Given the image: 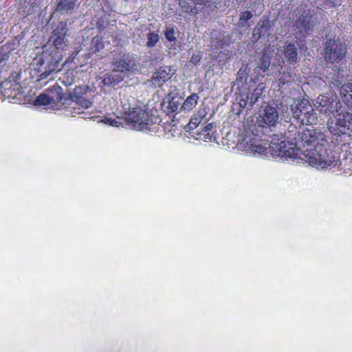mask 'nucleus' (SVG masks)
I'll list each match as a JSON object with an SVG mask.
<instances>
[{"instance_id": "nucleus-1", "label": "nucleus", "mask_w": 352, "mask_h": 352, "mask_svg": "<svg viewBox=\"0 0 352 352\" xmlns=\"http://www.w3.org/2000/svg\"><path fill=\"white\" fill-rule=\"evenodd\" d=\"M309 126L298 134V155L302 153L308 158L309 164L318 169L335 166L336 160L333 151L328 152L323 146V142H327L325 135L320 129Z\"/></svg>"}, {"instance_id": "nucleus-2", "label": "nucleus", "mask_w": 352, "mask_h": 352, "mask_svg": "<svg viewBox=\"0 0 352 352\" xmlns=\"http://www.w3.org/2000/svg\"><path fill=\"white\" fill-rule=\"evenodd\" d=\"M300 131L295 124H289L284 133H272L268 139L263 140L264 144L255 145L254 153H269L273 157L283 160L295 159L298 156V134Z\"/></svg>"}, {"instance_id": "nucleus-3", "label": "nucleus", "mask_w": 352, "mask_h": 352, "mask_svg": "<svg viewBox=\"0 0 352 352\" xmlns=\"http://www.w3.org/2000/svg\"><path fill=\"white\" fill-rule=\"evenodd\" d=\"M278 118L277 106L267 104L261 107L257 113L256 122L246 129V133L250 134L253 152L256 144L265 145L263 140L270 138L272 133L276 131L277 124H279Z\"/></svg>"}, {"instance_id": "nucleus-4", "label": "nucleus", "mask_w": 352, "mask_h": 352, "mask_svg": "<svg viewBox=\"0 0 352 352\" xmlns=\"http://www.w3.org/2000/svg\"><path fill=\"white\" fill-rule=\"evenodd\" d=\"M65 55L60 51L51 49L43 50L37 58L35 70L38 72L36 82L42 85L41 81L49 78L52 74L61 72L60 63Z\"/></svg>"}, {"instance_id": "nucleus-5", "label": "nucleus", "mask_w": 352, "mask_h": 352, "mask_svg": "<svg viewBox=\"0 0 352 352\" xmlns=\"http://www.w3.org/2000/svg\"><path fill=\"white\" fill-rule=\"evenodd\" d=\"M333 118L331 124L328 122L332 138L336 142L345 143L350 140L352 133V113L342 107L337 113H334Z\"/></svg>"}, {"instance_id": "nucleus-6", "label": "nucleus", "mask_w": 352, "mask_h": 352, "mask_svg": "<svg viewBox=\"0 0 352 352\" xmlns=\"http://www.w3.org/2000/svg\"><path fill=\"white\" fill-rule=\"evenodd\" d=\"M293 118L302 125H313L318 120V115L309 100L298 98L294 100L290 105Z\"/></svg>"}, {"instance_id": "nucleus-7", "label": "nucleus", "mask_w": 352, "mask_h": 352, "mask_svg": "<svg viewBox=\"0 0 352 352\" xmlns=\"http://www.w3.org/2000/svg\"><path fill=\"white\" fill-rule=\"evenodd\" d=\"M179 4L184 12L199 18L212 14L219 3L217 0H179Z\"/></svg>"}, {"instance_id": "nucleus-8", "label": "nucleus", "mask_w": 352, "mask_h": 352, "mask_svg": "<svg viewBox=\"0 0 352 352\" xmlns=\"http://www.w3.org/2000/svg\"><path fill=\"white\" fill-rule=\"evenodd\" d=\"M323 52L327 63H340L346 57L347 46L340 39L328 38L323 43Z\"/></svg>"}, {"instance_id": "nucleus-9", "label": "nucleus", "mask_w": 352, "mask_h": 352, "mask_svg": "<svg viewBox=\"0 0 352 352\" xmlns=\"http://www.w3.org/2000/svg\"><path fill=\"white\" fill-rule=\"evenodd\" d=\"M274 22L263 14L252 29L250 41L253 44L267 42L273 35Z\"/></svg>"}, {"instance_id": "nucleus-10", "label": "nucleus", "mask_w": 352, "mask_h": 352, "mask_svg": "<svg viewBox=\"0 0 352 352\" xmlns=\"http://www.w3.org/2000/svg\"><path fill=\"white\" fill-rule=\"evenodd\" d=\"M318 23V18L315 14H312L309 10H304L294 21L295 37L298 38V35H299L300 38H305L311 34Z\"/></svg>"}, {"instance_id": "nucleus-11", "label": "nucleus", "mask_w": 352, "mask_h": 352, "mask_svg": "<svg viewBox=\"0 0 352 352\" xmlns=\"http://www.w3.org/2000/svg\"><path fill=\"white\" fill-rule=\"evenodd\" d=\"M129 122L140 130L149 129L150 126L155 121L149 117L148 112L140 107H133L126 112Z\"/></svg>"}, {"instance_id": "nucleus-12", "label": "nucleus", "mask_w": 352, "mask_h": 352, "mask_svg": "<svg viewBox=\"0 0 352 352\" xmlns=\"http://www.w3.org/2000/svg\"><path fill=\"white\" fill-rule=\"evenodd\" d=\"M238 92L235 93V100L237 102L239 105V111L236 114H240L242 109L246 107L248 105L250 108H252L253 106L258 100L259 98L251 92V89L248 85H243L239 86Z\"/></svg>"}, {"instance_id": "nucleus-13", "label": "nucleus", "mask_w": 352, "mask_h": 352, "mask_svg": "<svg viewBox=\"0 0 352 352\" xmlns=\"http://www.w3.org/2000/svg\"><path fill=\"white\" fill-rule=\"evenodd\" d=\"M114 72L124 74L125 77L135 66L133 56L129 53L120 54L119 58L112 63Z\"/></svg>"}, {"instance_id": "nucleus-14", "label": "nucleus", "mask_w": 352, "mask_h": 352, "mask_svg": "<svg viewBox=\"0 0 352 352\" xmlns=\"http://www.w3.org/2000/svg\"><path fill=\"white\" fill-rule=\"evenodd\" d=\"M316 109L324 114L337 113L342 107L340 101L337 100V97L322 96L318 98Z\"/></svg>"}, {"instance_id": "nucleus-15", "label": "nucleus", "mask_w": 352, "mask_h": 352, "mask_svg": "<svg viewBox=\"0 0 352 352\" xmlns=\"http://www.w3.org/2000/svg\"><path fill=\"white\" fill-rule=\"evenodd\" d=\"M82 0H56L54 14L71 16L79 9Z\"/></svg>"}, {"instance_id": "nucleus-16", "label": "nucleus", "mask_w": 352, "mask_h": 352, "mask_svg": "<svg viewBox=\"0 0 352 352\" xmlns=\"http://www.w3.org/2000/svg\"><path fill=\"white\" fill-rule=\"evenodd\" d=\"M300 44L297 41L292 40L291 42H286L283 46V54L287 63L294 66L300 61L298 50Z\"/></svg>"}, {"instance_id": "nucleus-17", "label": "nucleus", "mask_w": 352, "mask_h": 352, "mask_svg": "<svg viewBox=\"0 0 352 352\" xmlns=\"http://www.w3.org/2000/svg\"><path fill=\"white\" fill-rule=\"evenodd\" d=\"M272 58L273 55L271 53L264 51L261 56L256 59V71L270 75L269 72L273 70L274 66L272 64Z\"/></svg>"}, {"instance_id": "nucleus-18", "label": "nucleus", "mask_w": 352, "mask_h": 352, "mask_svg": "<svg viewBox=\"0 0 352 352\" xmlns=\"http://www.w3.org/2000/svg\"><path fill=\"white\" fill-rule=\"evenodd\" d=\"M45 90L47 93L49 94V96L52 104H57L60 102L63 104H67L66 89L63 91V88L57 83L50 87Z\"/></svg>"}, {"instance_id": "nucleus-19", "label": "nucleus", "mask_w": 352, "mask_h": 352, "mask_svg": "<svg viewBox=\"0 0 352 352\" xmlns=\"http://www.w3.org/2000/svg\"><path fill=\"white\" fill-rule=\"evenodd\" d=\"M181 98L177 96L167 94L162 102V108L164 113L170 114L177 112L181 103Z\"/></svg>"}, {"instance_id": "nucleus-20", "label": "nucleus", "mask_w": 352, "mask_h": 352, "mask_svg": "<svg viewBox=\"0 0 352 352\" xmlns=\"http://www.w3.org/2000/svg\"><path fill=\"white\" fill-rule=\"evenodd\" d=\"M100 78L101 79L100 84H101L102 86L114 88L124 80L125 75L124 74L114 72L113 69H112L111 72L106 73Z\"/></svg>"}, {"instance_id": "nucleus-21", "label": "nucleus", "mask_w": 352, "mask_h": 352, "mask_svg": "<svg viewBox=\"0 0 352 352\" xmlns=\"http://www.w3.org/2000/svg\"><path fill=\"white\" fill-rule=\"evenodd\" d=\"M89 89V87L85 85L76 86L74 89H66V98L67 100V104H69V102L79 100V98L83 97V95L86 94Z\"/></svg>"}, {"instance_id": "nucleus-22", "label": "nucleus", "mask_w": 352, "mask_h": 352, "mask_svg": "<svg viewBox=\"0 0 352 352\" xmlns=\"http://www.w3.org/2000/svg\"><path fill=\"white\" fill-rule=\"evenodd\" d=\"M340 94L342 102L348 109L352 110V82H348L340 87Z\"/></svg>"}, {"instance_id": "nucleus-23", "label": "nucleus", "mask_w": 352, "mask_h": 352, "mask_svg": "<svg viewBox=\"0 0 352 352\" xmlns=\"http://www.w3.org/2000/svg\"><path fill=\"white\" fill-rule=\"evenodd\" d=\"M254 16H258L252 10L247 9L246 10L241 11L239 14V21L236 23V26L239 29L245 28L247 30L251 26L250 21L253 18Z\"/></svg>"}, {"instance_id": "nucleus-24", "label": "nucleus", "mask_w": 352, "mask_h": 352, "mask_svg": "<svg viewBox=\"0 0 352 352\" xmlns=\"http://www.w3.org/2000/svg\"><path fill=\"white\" fill-rule=\"evenodd\" d=\"M170 72V67L168 66L160 67L152 75L151 81L153 83L163 84L167 79L166 76Z\"/></svg>"}, {"instance_id": "nucleus-25", "label": "nucleus", "mask_w": 352, "mask_h": 352, "mask_svg": "<svg viewBox=\"0 0 352 352\" xmlns=\"http://www.w3.org/2000/svg\"><path fill=\"white\" fill-rule=\"evenodd\" d=\"M52 38L53 39L52 46L50 49L54 51H60L61 54L65 55V50L68 47L67 40L65 38V36L52 35Z\"/></svg>"}, {"instance_id": "nucleus-26", "label": "nucleus", "mask_w": 352, "mask_h": 352, "mask_svg": "<svg viewBox=\"0 0 352 352\" xmlns=\"http://www.w3.org/2000/svg\"><path fill=\"white\" fill-rule=\"evenodd\" d=\"M64 70L62 76L59 77L58 80L66 87V89L70 88L74 82L75 74L74 69H62Z\"/></svg>"}, {"instance_id": "nucleus-27", "label": "nucleus", "mask_w": 352, "mask_h": 352, "mask_svg": "<svg viewBox=\"0 0 352 352\" xmlns=\"http://www.w3.org/2000/svg\"><path fill=\"white\" fill-rule=\"evenodd\" d=\"M18 36L14 39L8 41L4 45L0 46V53L10 58L12 52L17 48L19 45V41L17 40Z\"/></svg>"}, {"instance_id": "nucleus-28", "label": "nucleus", "mask_w": 352, "mask_h": 352, "mask_svg": "<svg viewBox=\"0 0 352 352\" xmlns=\"http://www.w3.org/2000/svg\"><path fill=\"white\" fill-rule=\"evenodd\" d=\"M243 3L245 8L252 10L258 15H260L263 12L262 0H244Z\"/></svg>"}, {"instance_id": "nucleus-29", "label": "nucleus", "mask_w": 352, "mask_h": 352, "mask_svg": "<svg viewBox=\"0 0 352 352\" xmlns=\"http://www.w3.org/2000/svg\"><path fill=\"white\" fill-rule=\"evenodd\" d=\"M12 83L10 80L6 79L2 81L0 84V94L1 97L0 100L1 101H4L6 98H14V96H12V91L10 89L12 87Z\"/></svg>"}, {"instance_id": "nucleus-30", "label": "nucleus", "mask_w": 352, "mask_h": 352, "mask_svg": "<svg viewBox=\"0 0 352 352\" xmlns=\"http://www.w3.org/2000/svg\"><path fill=\"white\" fill-rule=\"evenodd\" d=\"M104 47V44L102 39L99 36H94L91 39L89 47V57L91 55L96 54L101 51Z\"/></svg>"}, {"instance_id": "nucleus-31", "label": "nucleus", "mask_w": 352, "mask_h": 352, "mask_svg": "<svg viewBox=\"0 0 352 352\" xmlns=\"http://www.w3.org/2000/svg\"><path fill=\"white\" fill-rule=\"evenodd\" d=\"M251 68L248 63L243 64L236 74V81L239 82H245L247 85V80L250 76Z\"/></svg>"}, {"instance_id": "nucleus-32", "label": "nucleus", "mask_w": 352, "mask_h": 352, "mask_svg": "<svg viewBox=\"0 0 352 352\" xmlns=\"http://www.w3.org/2000/svg\"><path fill=\"white\" fill-rule=\"evenodd\" d=\"M201 122V120H200L199 118H197L196 116H193L189 122L184 126V129L186 131L188 132L189 134L195 139V140H199V137H196L194 135L193 131H195L200 124Z\"/></svg>"}, {"instance_id": "nucleus-33", "label": "nucleus", "mask_w": 352, "mask_h": 352, "mask_svg": "<svg viewBox=\"0 0 352 352\" xmlns=\"http://www.w3.org/2000/svg\"><path fill=\"white\" fill-rule=\"evenodd\" d=\"M199 96L196 93L191 94L188 96L186 99L184 101L181 110L190 111L197 104Z\"/></svg>"}, {"instance_id": "nucleus-34", "label": "nucleus", "mask_w": 352, "mask_h": 352, "mask_svg": "<svg viewBox=\"0 0 352 352\" xmlns=\"http://www.w3.org/2000/svg\"><path fill=\"white\" fill-rule=\"evenodd\" d=\"M163 34L166 40L170 43H175L177 41V37L176 36V32L173 25H166L163 30Z\"/></svg>"}, {"instance_id": "nucleus-35", "label": "nucleus", "mask_w": 352, "mask_h": 352, "mask_svg": "<svg viewBox=\"0 0 352 352\" xmlns=\"http://www.w3.org/2000/svg\"><path fill=\"white\" fill-rule=\"evenodd\" d=\"M160 36H159V34H157V32H155L154 30L149 31L146 34L147 41H146V46L148 48H153L160 41Z\"/></svg>"}, {"instance_id": "nucleus-36", "label": "nucleus", "mask_w": 352, "mask_h": 352, "mask_svg": "<svg viewBox=\"0 0 352 352\" xmlns=\"http://www.w3.org/2000/svg\"><path fill=\"white\" fill-rule=\"evenodd\" d=\"M34 103L37 106H47L52 104L46 90L37 96L34 100Z\"/></svg>"}, {"instance_id": "nucleus-37", "label": "nucleus", "mask_w": 352, "mask_h": 352, "mask_svg": "<svg viewBox=\"0 0 352 352\" xmlns=\"http://www.w3.org/2000/svg\"><path fill=\"white\" fill-rule=\"evenodd\" d=\"M68 31L67 24L66 21H60L57 24L56 28L52 31L53 36H65Z\"/></svg>"}, {"instance_id": "nucleus-38", "label": "nucleus", "mask_w": 352, "mask_h": 352, "mask_svg": "<svg viewBox=\"0 0 352 352\" xmlns=\"http://www.w3.org/2000/svg\"><path fill=\"white\" fill-rule=\"evenodd\" d=\"M43 1L44 0H28L31 15L41 14V4Z\"/></svg>"}, {"instance_id": "nucleus-39", "label": "nucleus", "mask_w": 352, "mask_h": 352, "mask_svg": "<svg viewBox=\"0 0 352 352\" xmlns=\"http://www.w3.org/2000/svg\"><path fill=\"white\" fill-rule=\"evenodd\" d=\"M210 109L208 107V105H206L204 103H202L199 107V109L195 113V116H196L197 118H199L200 120L205 119L206 122H208L210 118L212 117V115L210 118H206V116L208 113L210 111Z\"/></svg>"}, {"instance_id": "nucleus-40", "label": "nucleus", "mask_w": 352, "mask_h": 352, "mask_svg": "<svg viewBox=\"0 0 352 352\" xmlns=\"http://www.w3.org/2000/svg\"><path fill=\"white\" fill-rule=\"evenodd\" d=\"M28 0H21L19 4V13L25 17L31 15Z\"/></svg>"}, {"instance_id": "nucleus-41", "label": "nucleus", "mask_w": 352, "mask_h": 352, "mask_svg": "<svg viewBox=\"0 0 352 352\" xmlns=\"http://www.w3.org/2000/svg\"><path fill=\"white\" fill-rule=\"evenodd\" d=\"M267 74H265V73H261L259 72V73L258 72V71H256V69L254 68V71L252 73L250 74V82H252L254 84H258L260 82H263L261 80L263 78H265V76H266Z\"/></svg>"}, {"instance_id": "nucleus-42", "label": "nucleus", "mask_w": 352, "mask_h": 352, "mask_svg": "<svg viewBox=\"0 0 352 352\" xmlns=\"http://www.w3.org/2000/svg\"><path fill=\"white\" fill-rule=\"evenodd\" d=\"M21 78V69H19L18 70L12 71L7 79L10 80L11 82L20 83Z\"/></svg>"}, {"instance_id": "nucleus-43", "label": "nucleus", "mask_w": 352, "mask_h": 352, "mask_svg": "<svg viewBox=\"0 0 352 352\" xmlns=\"http://www.w3.org/2000/svg\"><path fill=\"white\" fill-rule=\"evenodd\" d=\"M78 51L77 52H73V53L69 56L65 61L61 65L62 69H73V67L71 66V64L74 62L76 55L78 54Z\"/></svg>"}, {"instance_id": "nucleus-44", "label": "nucleus", "mask_w": 352, "mask_h": 352, "mask_svg": "<svg viewBox=\"0 0 352 352\" xmlns=\"http://www.w3.org/2000/svg\"><path fill=\"white\" fill-rule=\"evenodd\" d=\"M107 14H104L103 16H101L96 21V26L98 29L104 30L106 26L108 25V17Z\"/></svg>"}, {"instance_id": "nucleus-45", "label": "nucleus", "mask_w": 352, "mask_h": 352, "mask_svg": "<svg viewBox=\"0 0 352 352\" xmlns=\"http://www.w3.org/2000/svg\"><path fill=\"white\" fill-rule=\"evenodd\" d=\"M265 89V85L263 82H260L257 85L256 87L254 88L251 92L257 98H261L263 91Z\"/></svg>"}, {"instance_id": "nucleus-46", "label": "nucleus", "mask_w": 352, "mask_h": 352, "mask_svg": "<svg viewBox=\"0 0 352 352\" xmlns=\"http://www.w3.org/2000/svg\"><path fill=\"white\" fill-rule=\"evenodd\" d=\"M101 5L102 6V12H104V14L109 15V13L111 12L114 11L113 6L111 5L109 0H102Z\"/></svg>"}, {"instance_id": "nucleus-47", "label": "nucleus", "mask_w": 352, "mask_h": 352, "mask_svg": "<svg viewBox=\"0 0 352 352\" xmlns=\"http://www.w3.org/2000/svg\"><path fill=\"white\" fill-rule=\"evenodd\" d=\"M74 102L84 109H88L92 104V102L89 99L84 97L79 98V100H74Z\"/></svg>"}, {"instance_id": "nucleus-48", "label": "nucleus", "mask_w": 352, "mask_h": 352, "mask_svg": "<svg viewBox=\"0 0 352 352\" xmlns=\"http://www.w3.org/2000/svg\"><path fill=\"white\" fill-rule=\"evenodd\" d=\"M201 58H202V55L200 53L193 54L192 55V56L190 57V63L195 65H197L199 64V63L201 60Z\"/></svg>"}, {"instance_id": "nucleus-49", "label": "nucleus", "mask_w": 352, "mask_h": 352, "mask_svg": "<svg viewBox=\"0 0 352 352\" xmlns=\"http://www.w3.org/2000/svg\"><path fill=\"white\" fill-rule=\"evenodd\" d=\"M21 89L22 87L20 83L12 82L10 91H12V94L14 93V95H16L18 93L21 92Z\"/></svg>"}, {"instance_id": "nucleus-50", "label": "nucleus", "mask_w": 352, "mask_h": 352, "mask_svg": "<svg viewBox=\"0 0 352 352\" xmlns=\"http://www.w3.org/2000/svg\"><path fill=\"white\" fill-rule=\"evenodd\" d=\"M208 133V131H206L205 126H203L201 125L200 130H197L196 131H193V135L196 137H199V139L201 138V135H204V133Z\"/></svg>"}, {"instance_id": "nucleus-51", "label": "nucleus", "mask_w": 352, "mask_h": 352, "mask_svg": "<svg viewBox=\"0 0 352 352\" xmlns=\"http://www.w3.org/2000/svg\"><path fill=\"white\" fill-rule=\"evenodd\" d=\"M10 58L0 53V69L6 65Z\"/></svg>"}, {"instance_id": "nucleus-52", "label": "nucleus", "mask_w": 352, "mask_h": 352, "mask_svg": "<svg viewBox=\"0 0 352 352\" xmlns=\"http://www.w3.org/2000/svg\"><path fill=\"white\" fill-rule=\"evenodd\" d=\"M105 123L110 126H117L118 122L115 119H113L111 118H106Z\"/></svg>"}, {"instance_id": "nucleus-53", "label": "nucleus", "mask_w": 352, "mask_h": 352, "mask_svg": "<svg viewBox=\"0 0 352 352\" xmlns=\"http://www.w3.org/2000/svg\"><path fill=\"white\" fill-rule=\"evenodd\" d=\"M3 20L2 17L0 16V39L1 38L2 36L3 35Z\"/></svg>"}, {"instance_id": "nucleus-54", "label": "nucleus", "mask_w": 352, "mask_h": 352, "mask_svg": "<svg viewBox=\"0 0 352 352\" xmlns=\"http://www.w3.org/2000/svg\"><path fill=\"white\" fill-rule=\"evenodd\" d=\"M206 131L210 132L213 128V123H208L205 125Z\"/></svg>"}, {"instance_id": "nucleus-55", "label": "nucleus", "mask_w": 352, "mask_h": 352, "mask_svg": "<svg viewBox=\"0 0 352 352\" xmlns=\"http://www.w3.org/2000/svg\"><path fill=\"white\" fill-rule=\"evenodd\" d=\"M203 135V138L205 140V141L207 139H209L210 141L212 140V136L210 135V132L204 133V135Z\"/></svg>"}, {"instance_id": "nucleus-56", "label": "nucleus", "mask_w": 352, "mask_h": 352, "mask_svg": "<svg viewBox=\"0 0 352 352\" xmlns=\"http://www.w3.org/2000/svg\"><path fill=\"white\" fill-rule=\"evenodd\" d=\"M347 21L349 23H352V14L349 16Z\"/></svg>"}, {"instance_id": "nucleus-57", "label": "nucleus", "mask_w": 352, "mask_h": 352, "mask_svg": "<svg viewBox=\"0 0 352 352\" xmlns=\"http://www.w3.org/2000/svg\"><path fill=\"white\" fill-rule=\"evenodd\" d=\"M125 1H128L129 0H124Z\"/></svg>"}]
</instances>
